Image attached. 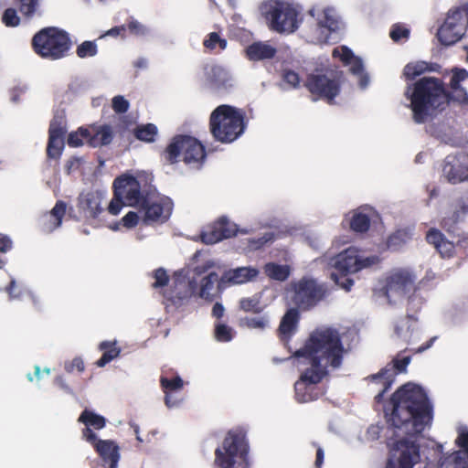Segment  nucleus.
I'll return each instance as SVG.
<instances>
[{
  "label": "nucleus",
  "mask_w": 468,
  "mask_h": 468,
  "mask_svg": "<svg viewBox=\"0 0 468 468\" xmlns=\"http://www.w3.org/2000/svg\"><path fill=\"white\" fill-rule=\"evenodd\" d=\"M413 283L414 280L410 272L404 271H397L387 279V295L393 292L404 294Z\"/></svg>",
  "instance_id": "cd10ccee"
},
{
  "label": "nucleus",
  "mask_w": 468,
  "mask_h": 468,
  "mask_svg": "<svg viewBox=\"0 0 468 468\" xmlns=\"http://www.w3.org/2000/svg\"><path fill=\"white\" fill-rule=\"evenodd\" d=\"M417 319L410 314L400 318L395 324L394 333L398 339L406 344H410L414 331L413 324Z\"/></svg>",
  "instance_id": "473e14b6"
},
{
  "label": "nucleus",
  "mask_w": 468,
  "mask_h": 468,
  "mask_svg": "<svg viewBox=\"0 0 468 468\" xmlns=\"http://www.w3.org/2000/svg\"><path fill=\"white\" fill-rule=\"evenodd\" d=\"M120 37L122 38H125L126 37V26L122 25V26L113 27L111 29L107 30L101 36V37Z\"/></svg>",
  "instance_id": "338daca9"
},
{
  "label": "nucleus",
  "mask_w": 468,
  "mask_h": 468,
  "mask_svg": "<svg viewBox=\"0 0 468 468\" xmlns=\"http://www.w3.org/2000/svg\"><path fill=\"white\" fill-rule=\"evenodd\" d=\"M396 379V371L388 364L366 380L381 388L374 398V410H382L387 423L394 430L408 436H417L430 427L433 420V405L425 390L419 385L406 383L389 398L384 395L391 388Z\"/></svg>",
  "instance_id": "f257e3e1"
},
{
  "label": "nucleus",
  "mask_w": 468,
  "mask_h": 468,
  "mask_svg": "<svg viewBox=\"0 0 468 468\" xmlns=\"http://www.w3.org/2000/svg\"><path fill=\"white\" fill-rule=\"evenodd\" d=\"M65 145V138H56L53 144L50 143V136H48L47 145V155L51 159H58L62 154Z\"/></svg>",
  "instance_id": "a18cd8bd"
},
{
  "label": "nucleus",
  "mask_w": 468,
  "mask_h": 468,
  "mask_svg": "<svg viewBox=\"0 0 468 468\" xmlns=\"http://www.w3.org/2000/svg\"><path fill=\"white\" fill-rule=\"evenodd\" d=\"M67 205L64 201L58 200L50 211V216L55 218L54 228L61 225L62 218L66 214Z\"/></svg>",
  "instance_id": "603ef678"
},
{
  "label": "nucleus",
  "mask_w": 468,
  "mask_h": 468,
  "mask_svg": "<svg viewBox=\"0 0 468 468\" xmlns=\"http://www.w3.org/2000/svg\"><path fill=\"white\" fill-rule=\"evenodd\" d=\"M139 222V216L134 211H129L122 218V224L127 229L134 228Z\"/></svg>",
  "instance_id": "69168bd1"
},
{
  "label": "nucleus",
  "mask_w": 468,
  "mask_h": 468,
  "mask_svg": "<svg viewBox=\"0 0 468 468\" xmlns=\"http://www.w3.org/2000/svg\"><path fill=\"white\" fill-rule=\"evenodd\" d=\"M468 79L465 69L453 68L449 85L436 77H422L407 87L405 96L410 100L412 120L417 124L432 121L452 103L468 104V93L462 82Z\"/></svg>",
  "instance_id": "7ed1b4c3"
},
{
  "label": "nucleus",
  "mask_w": 468,
  "mask_h": 468,
  "mask_svg": "<svg viewBox=\"0 0 468 468\" xmlns=\"http://www.w3.org/2000/svg\"><path fill=\"white\" fill-rule=\"evenodd\" d=\"M388 459L386 468H413L420 461V446L409 438L387 441Z\"/></svg>",
  "instance_id": "9d476101"
},
{
  "label": "nucleus",
  "mask_w": 468,
  "mask_h": 468,
  "mask_svg": "<svg viewBox=\"0 0 468 468\" xmlns=\"http://www.w3.org/2000/svg\"><path fill=\"white\" fill-rule=\"evenodd\" d=\"M292 287L293 294L291 300L297 310H310L322 301L326 294L324 286L311 278L303 277L293 283Z\"/></svg>",
  "instance_id": "ddd939ff"
},
{
  "label": "nucleus",
  "mask_w": 468,
  "mask_h": 468,
  "mask_svg": "<svg viewBox=\"0 0 468 468\" xmlns=\"http://www.w3.org/2000/svg\"><path fill=\"white\" fill-rule=\"evenodd\" d=\"M300 319L299 311L296 308L289 309L282 316L278 328V335L283 343L287 344L295 334Z\"/></svg>",
  "instance_id": "393cba45"
},
{
  "label": "nucleus",
  "mask_w": 468,
  "mask_h": 468,
  "mask_svg": "<svg viewBox=\"0 0 468 468\" xmlns=\"http://www.w3.org/2000/svg\"><path fill=\"white\" fill-rule=\"evenodd\" d=\"M154 278L155 281L153 283V287L155 289L166 286L169 282V276L163 268H158L154 271Z\"/></svg>",
  "instance_id": "bf43d9fd"
},
{
  "label": "nucleus",
  "mask_w": 468,
  "mask_h": 468,
  "mask_svg": "<svg viewBox=\"0 0 468 468\" xmlns=\"http://www.w3.org/2000/svg\"><path fill=\"white\" fill-rule=\"evenodd\" d=\"M244 118L241 110L228 104L219 105L209 116V131L217 142L230 144L244 133Z\"/></svg>",
  "instance_id": "39448f33"
},
{
  "label": "nucleus",
  "mask_w": 468,
  "mask_h": 468,
  "mask_svg": "<svg viewBox=\"0 0 468 468\" xmlns=\"http://www.w3.org/2000/svg\"><path fill=\"white\" fill-rule=\"evenodd\" d=\"M348 273H335L331 274V279L341 288L345 289L346 292H349L354 284V281L347 277Z\"/></svg>",
  "instance_id": "13d9d810"
},
{
  "label": "nucleus",
  "mask_w": 468,
  "mask_h": 468,
  "mask_svg": "<svg viewBox=\"0 0 468 468\" xmlns=\"http://www.w3.org/2000/svg\"><path fill=\"white\" fill-rule=\"evenodd\" d=\"M98 349L102 352L100 359L96 361V366L103 367L121 354V347L118 346L117 341H102L99 344Z\"/></svg>",
  "instance_id": "2f4dec72"
},
{
  "label": "nucleus",
  "mask_w": 468,
  "mask_h": 468,
  "mask_svg": "<svg viewBox=\"0 0 468 468\" xmlns=\"http://www.w3.org/2000/svg\"><path fill=\"white\" fill-rule=\"evenodd\" d=\"M250 445L242 428L229 430L220 446L215 450L217 468H250Z\"/></svg>",
  "instance_id": "20e7f679"
},
{
  "label": "nucleus",
  "mask_w": 468,
  "mask_h": 468,
  "mask_svg": "<svg viewBox=\"0 0 468 468\" xmlns=\"http://www.w3.org/2000/svg\"><path fill=\"white\" fill-rule=\"evenodd\" d=\"M276 54V48L263 41L253 42L245 48V56L250 61L271 59Z\"/></svg>",
  "instance_id": "bb28decb"
},
{
  "label": "nucleus",
  "mask_w": 468,
  "mask_h": 468,
  "mask_svg": "<svg viewBox=\"0 0 468 468\" xmlns=\"http://www.w3.org/2000/svg\"><path fill=\"white\" fill-rule=\"evenodd\" d=\"M334 58H339L345 65L350 64L354 58V53L346 46H342L340 49L338 48H334L332 52Z\"/></svg>",
  "instance_id": "6e6d98bb"
},
{
  "label": "nucleus",
  "mask_w": 468,
  "mask_h": 468,
  "mask_svg": "<svg viewBox=\"0 0 468 468\" xmlns=\"http://www.w3.org/2000/svg\"><path fill=\"white\" fill-rule=\"evenodd\" d=\"M410 239L407 229H398L388 236L387 245L389 249L398 250Z\"/></svg>",
  "instance_id": "a19ab883"
},
{
  "label": "nucleus",
  "mask_w": 468,
  "mask_h": 468,
  "mask_svg": "<svg viewBox=\"0 0 468 468\" xmlns=\"http://www.w3.org/2000/svg\"><path fill=\"white\" fill-rule=\"evenodd\" d=\"M67 133V120L64 112H57L54 113L53 118L49 122L48 136H50V143L56 138H65Z\"/></svg>",
  "instance_id": "f704fd0d"
},
{
  "label": "nucleus",
  "mask_w": 468,
  "mask_h": 468,
  "mask_svg": "<svg viewBox=\"0 0 468 468\" xmlns=\"http://www.w3.org/2000/svg\"><path fill=\"white\" fill-rule=\"evenodd\" d=\"M78 421L84 424L85 427L81 431L82 439L90 443L98 440L93 430H102L107 423V420L93 410L85 409L78 418Z\"/></svg>",
  "instance_id": "6ab92c4d"
},
{
  "label": "nucleus",
  "mask_w": 468,
  "mask_h": 468,
  "mask_svg": "<svg viewBox=\"0 0 468 468\" xmlns=\"http://www.w3.org/2000/svg\"><path fill=\"white\" fill-rule=\"evenodd\" d=\"M161 156L168 165L178 163L182 156L183 162L186 165L199 169L206 160L207 153L205 146L197 138L177 134L170 140L162 151Z\"/></svg>",
  "instance_id": "423d86ee"
},
{
  "label": "nucleus",
  "mask_w": 468,
  "mask_h": 468,
  "mask_svg": "<svg viewBox=\"0 0 468 468\" xmlns=\"http://www.w3.org/2000/svg\"><path fill=\"white\" fill-rule=\"evenodd\" d=\"M458 206V209L454 210L450 216L444 217L441 221V227L451 234L455 233L462 217L468 213V205L463 200H460Z\"/></svg>",
  "instance_id": "72a5a7b5"
},
{
  "label": "nucleus",
  "mask_w": 468,
  "mask_h": 468,
  "mask_svg": "<svg viewBox=\"0 0 468 468\" xmlns=\"http://www.w3.org/2000/svg\"><path fill=\"white\" fill-rule=\"evenodd\" d=\"M163 296L167 307L174 306L176 308L182 306L189 298L188 292L182 283H176L174 286L165 289Z\"/></svg>",
  "instance_id": "c756f323"
},
{
  "label": "nucleus",
  "mask_w": 468,
  "mask_h": 468,
  "mask_svg": "<svg viewBox=\"0 0 468 468\" xmlns=\"http://www.w3.org/2000/svg\"><path fill=\"white\" fill-rule=\"evenodd\" d=\"M114 137L112 127L109 124L91 125L88 145L93 148L109 145Z\"/></svg>",
  "instance_id": "a878e982"
},
{
  "label": "nucleus",
  "mask_w": 468,
  "mask_h": 468,
  "mask_svg": "<svg viewBox=\"0 0 468 468\" xmlns=\"http://www.w3.org/2000/svg\"><path fill=\"white\" fill-rule=\"evenodd\" d=\"M377 261L378 258L375 256L362 258L358 255L357 249L349 247L336 255L333 266L339 273H355L364 268L370 267Z\"/></svg>",
  "instance_id": "2eb2a0df"
},
{
  "label": "nucleus",
  "mask_w": 468,
  "mask_h": 468,
  "mask_svg": "<svg viewBox=\"0 0 468 468\" xmlns=\"http://www.w3.org/2000/svg\"><path fill=\"white\" fill-rule=\"evenodd\" d=\"M282 78L284 82L289 84L292 89H298L300 87L301 79L299 74L292 69H283Z\"/></svg>",
  "instance_id": "5fc2aeb1"
},
{
  "label": "nucleus",
  "mask_w": 468,
  "mask_h": 468,
  "mask_svg": "<svg viewBox=\"0 0 468 468\" xmlns=\"http://www.w3.org/2000/svg\"><path fill=\"white\" fill-rule=\"evenodd\" d=\"M173 207V201L167 197L148 195L139 209L144 213L143 220L146 225L164 224L171 217Z\"/></svg>",
  "instance_id": "4468645a"
},
{
  "label": "nucleus",
  "mask_w": 468,
  "mask_h": 468,
  "mask_svg": "<svg viewBox=\"0 0 468 468\" xmlns=\"http://www.w3.org/2000/svg\"><path fill=\"white\" fill-rule=\"evenodd\" d=\"M133 136L147 144L155 142L158 135V128L154 123L139 124L133 130Z\"/></svg>",
  "instance_id": "c9c22d12"
},
{
  "label": "nucleus",
  "mask_w": 468,
  "mask_h": 468,
  "mask_svg": "<svg viewBox=\"0 0 468 468\" xmlns=\"http://www.w3.org/2000/svg\"><path fill=\"white\" fill-rule=\"evenodd\" d=\"M89 137L90 128L80 127L77 131L69 133L67 143L70 147H79L83 145L84 142L88 144Z\"/></svg>",
  "instance_id": "ea45409f"
},
{
  "label": "nucleus",
  "mask_w": 468,
  "mask_h": 468,
  "mask_svg": "<svg viewBox=\"0 0 468 468\" xmlns=\"http://www.w3.org/2000/svg\"><path fill=\"white\" fill-rule=\"evenodd\" d=\"M237 232V226L229 222L226 217H221L201 232L200 239L205 244L212 245L234 237Z\"/></svg>",
  "instance_id": "f3484780"
},
{
  "label": "nucleus",
  "mask_w": 468,
  "mask_h": 468,
  "mask_svg": "<svg viewBox=\"0 0 468 468\" xmlns=\"http://www.w3.org/2000/svg\"><path fill=\"white\" fill-rule=\"evenodd\" d=\"M344 80L345 74L342 70L337 68L326 69L308 74L303 86L312 95L313 101L323 100L332 105L341 92Z\"/></svg>",
  "instance_id": "6e6552de"
},
{
  "label": "nucleus",
  "mask_w": 468,
  "mask_h": 468,
  "mask_svg": "<svg viewBox=\"0 0 468 468\" xmlns=\"http://www.w3.org/2000/svg\"><path fill=\"white\" fill-rule=\"evenodd\" d=\"M264 273L271 279L283 282L290 275V268L287 265H281L275 262H268L263 267Z\"/></svg>",
  "instance_id": "4c0bfd02"
},
{
  "label": "nucleus",
  "mask_w": 468,
  "mask_h": 468,
  "mask_svg": "<svg viewBox=\"0 0 468 468\" xmlns=\"http://www.w3.org/2000/svg\"><path fill=\"white\" fill-rule=\"evenodd\" d=\"M206 84L217 94L229 92L232 87V78L229 72L219 65H207L204 68Z\"/></svg>",
  "instance_id": "dca6fc26"
},
{
  "label": "nucleus",
  "mask_w": 468,
  "mask_h": 468,
  "mask_svg": "<svg viewBox=\"0 0 468 468\" xmlns=\"http://www.w3.org/2000/svg\"><path fill=\"white\" fill-rule=\"evenodd\" d=\"M456 444L462 449L441 463V468H468V429H462L456 439Z\"/></svg>",
  "instance_id": "aec40b11"
},
{
  "label": "nucleus",
  "mask_w": 468,
  "mask_h": 468,
  "mask_svg": "<svg viewBox=\"0 0 468 468\" xmlns=\"http://www.w3.org/2000/svg\"><path fill=\"white\" fill-rule=\"evenodd\" d=\"M440 69L441 65L438 63L417 61L414 63H408L403 69V74L406 80H413L415 78L425 72H439Z\"/></svg>",
  "instance_id": "7c9ffc66"
},
{
  "label": "nucleus",
  "mask_w": 468,
  "mask_h": 468,
  "mask_svg": "<svg viewBox=\"0 0 468 468\" xmlns=\"http://www.w3.org/2000/svg\"><path fill=\"white\" fill-rule=\"evenodd\" d=\"M426 241L432 245L442 258H452L455 252V245L448 240L443 233L437 229H431L426 234Z\"/></svg>",
  "instance_id": "b1692460"
},
{
  "label": "nucleus",
  "mask_w": 468,
  "mask_h": 468,
  "mask_svg": "<svg viewBox=\"0 0 468 468\" xmlns=\"http://www.w3.org/2000/svg\"><path fill=\"white\" fill-rule=\"evenodd\" d=\"M228 41L221 37L218 32H211L203 40V46L210 52H218L226 49Z\"/></svg>",
  "instance_id": "58836bf2"
},
{
  "label": "nucleus",
  "mask_w": 468,
  "mask_h": 468,
  "mask_svg": "<svg viewBox=\"0 0 468 468\" xmlns=\"http://www.w3.org/2000/svg\"><path fill=\"white\" fill-rule=\"evenodd\" d=\"M234 334V330L230 326L220 322L215 324L214 335L217 341L229 342Z\"/></svg>",
  "instance_id": "c03bdc74"
},
{
  "label": "nucleus",
  "mask_w": 468,
  "mask_h": 468,
  "mask_svg": "<svg viewBox=\"0 0 468 468\" xmlns=\"http://www.w3.org/2000/svg\"><path fill=\"white\" fill-rule=\"evenodd\" d=\"M215 266V262L211 260L207 261L201 265H197L194 268L193 271L195 275L201 276L204 273L207 272L210 269H212Z\"/></svg>",
  "instance_id": "774afa93"
},
{
  "label": "nucleus",
  "mask_w": 468,
  "mask_h": 468,
  "mask_svg": "<svg viewBox=\"0 0 468 468\" xmlns=\"http://www.w3.org/2000/svg\"><path fill=\"white\" fill-rule=\"evenodd\" d=\"M274 239V234L271 232L264 233L261 237L251 238L248 239V247L250 250H257L261 249L268 242H272Z\"/></svg>",
  "instance_id": "09e8293b"
},
{
  "label": "nucleus",
  "mask_w": 468,
  "mask_h": 468,
  "mask_svg": "<svg viewBox=\"0 0 468 468\" xmlns=\"http://www.w3.org/2000/svg\"><path fill=\"white\" fill-rule=\"evenodd\" d=\"M90 444L109 468H118L121 458L120 447L114 441L98 439Z\"/></svg>",
  "instance_id": "4be33fe9"
},
{
  "label": "nucleus",
  "mask_w": 468,
  "mask_h": 468,
  "mask_svg": "<svg viewBox=\"0 0 468 468\" xmlns=\"http://www.w3.org/2000/svg\"><path fill=\"white\" fill-rule=\"evenodd\" d=\"M468 26V4L449 10L444 23L438 29V38L444 46L458 42L464 36Z\"/></svg>",
  "instance_id": "f8f14e48"
},
{
  "label": "nucleus",
  "mask_w": 468,
  "mask_h": 468,
  "mask_svg": "<svg viewBox=\"0 0 468 468\" xmlns=\"http://www.w3.org/2000/svg\"><path fill=\"white\" fill-rule=\"evenodd\" d=\"M239 306L245 313L260 314L263 310L260 299L255 296L241 298Z\"/></svg>",
  "instance_id": "37998d69"
},
{
  "label": "nucleus",
  "mask_w": 468,
  "mask_h": 468,
  "mask_svg": "<svg viewBox=\"0 0 468 468\" xmlns=\"http://www.w3.org/2000/svg\"><path fill=\"white\" fill-rule=\"evenodd\" d=\"M2 22L10 27H17L20 23V18L16 14V9L7 8L2 16Z\"/></svg>",
  "instance_id": "4d7b16f0"
},
{
  "label": "nucleus",
  "mask_w": 468,
  "mask_h": 468,
  "mask_svg": "<svg viewBox=\"0 0 468 468\" xmlns=\"http://www.w3.org/2000/svg\"><path fill=\"white\" fill-rule=\"evenodd\" d=\"M240 325L250 329L264 330L269 325V318L267 316L246 317L241 320Z\"/></svg>",
  "instance_id": "de8ad7c7"
},
{
  "label": "nucleus",
  "mask_w": 468,
  "mask_h": 468,
  "mask_svg": "<svg viewBox=\"0 0 468 468\" xmlns=\"http://www.w3.org/2000/svg\"><path fill=\"white\" fill-rule=\"evenodd\" d=\"M462 153L449 154L445 157L442 165V176L450 184L456 185L465 182Z\"/></svg>",
  "instance_id": "5701e85b"
},
{
  "label": "nucleus",
  "mask_w": 468,
  "mask_h": 468,
  "mask_svg": "<svg viewBox=\"0 0 468 468\" xmlns=\"http://www.w3.org/2000/svg\"><path fill=\"white\" fill-rule=\"evenodd\" d=\"M225 284L226 282H220V278L216 271H210L207 275L202 277L199 283L195 279L189 281V288L192 292L208 302L215 299L216 291L220 293Z\"/></svg>",
  "instance_id": "a211bd4d"
},
{
  "label": "nucleus",
  "mask_w": 468,
  "mask_h": 468,
  "mask_svg": "<svg viewBox=\"0 0 468 468\" xmlns=\"http://www.w3.org/2000/svg\"><path fill=\"white\" fill-rule=\"evenodd\" d=\"M263 13L270 22V28L279 33H292L298 28V15L296 8L285 2L273 1L264 5Z\"/></svg>",
  "instance_id": "9b49d317"
},
{
  "label": "nucleus",
  "mask_w": 468,
  "mask_h": 468,
  "mask_svg": "<svg viewBox=\"0 0 468 468\" xmlns=\"http://www.w3.org/2000/svg\"><path fill=\"white\" fill-rule=\"evenodd\" d=\"M259 271L252 267H239L226 271L220 278L221 282L241 284L256 278Z\"/></svg>",
  "instance_id": "c85d7f7f"
},
{
  "label": "nucleus",
  "mask_w": 468,
  "mask_h": 468,
  "mask_svg": "<svg viewBox=\"0 0 468 468\" xmlns=\"http://www.w3.org/2000/svg\"><path fill=\"white\" fill-rule=\"evenodd\" d=\"M370 217L368 214L364 213L360 209H356L352 212L349 221L350 229L356 233H365L370 228Z\"/></svg>",
  "instance_id": "e433bc0d"
},
{
  "label": "nucleus",
  "mask_w": 468,
  "mask_h": 468,
  "mask_svg": "<svg viewBox=\"0 0 468 468\" xmlns=\"http://www.w3.org/2000/svg\"><path fill=\"white\" fill-rule=\"evenodd\" d=\"M411 357L410 356H404L401 359L396 357L392 360L391 367L396 371V376L399 373L406 372L408 365L410 363Z\"/></svg>",
  "instance_id": "0e129e2a"
},
{
  "label": "nucleus",
  "mask_w": 468,
  "mask_h": 468,
  "mask_svg": "<svg viewBox=\"0 0 468 468\" xmlns=\"http://www.w3.org/2000/svg\"><path fill=\"white\" fill-rule=\"evenodd\" d=\"M345 347L336 329L325 327L312 332L304 345L293 353V356L303 358L311 366L294 384L295 399L299 403L316 400L322 396L315 385L328 376V368L337 369L342 366Z\"/></svg>",
  "instance_id": "f03ea898"
},
{
  "label": "nucleus",
  "mask_w": 468,
  "mask_h": 468,
  "mask_svg": "<svg viewBox=\"0 0 468 468\" xmlns=\"http://www.w3.org/2000/svg\"><path fill=\"white\" fill-rule=\"evenodd\" d=\"M125 26L126 32L135 37H144L148 33L147 27L133 17H130Z\"/></svg>",
  "instance_id": "8fccbe9b"
},
{
  "label": "nucleus",
  "mask_w": 468,
  "mask_h": 468,
  "mask_svg": "<svg viewBox=\"0 0 468 468\" xmlns=\"http://www.w3.org/2000/svg\"><path fill=\"white\" fill-rule=\"evenodd\" d=\"M64 369L68 373H72L74 370L81 373L85 369L84 361L80 357H74L71 361H66L64 364Z\"/></svg>",
  "instance_id": "680f3d73"
},
{
  "label": "nucleus",
  "mask_w": 468,
  "mask_h": 468,
  "mask_svg": "<svg viewBox=\"0 0 468 468\" xmlns=\"http://www.w3.org/2000/svg\"><path fill=\"white\" fill-rule=\"evenodd\" d=\"M409 36L410 30L399 24L393 25L389 32L390 38L395 42L399 41L401 38H408Z\"/></svg>",
  "instance_id": "052dcab7"
},
{
  "label": "nucleus",
  "mask_w": 468,
  "mask_h": 468,
  "mask_svg": "<svg viewBox=\"0 0 468 468\" xmlns=\"http://www.w3.org/2000/svg\"><path fill=\"white\" fill-rule=\"evenodd\" d=\"M113 197L108 206V212L111 215H118L124 205L139 207L148 194L144 195L141 184L136 177L129 175H122L114 179Z\"/></svg>",
  "instance_id": "1a4fd4ad"
},
{
  "label": "nucleus",
  "mask_w": 468,
  "mask_h": 468,
  "mask_svg": "<svg viewBox=\"0 0 468 468\" xmlns=\"http://www.w3.org/2000/svg\"><path fill=\"white\" fill-rule=\"evenodd\" d=\"M112 109L116 113H124L129 109V101L122 96L117 95L112 98Z\"/></svg>",
  "instance_id": "e2e57ef3"
},
{
  "label": "nucleus",
  "mask_w": 468,
  "mask_h": 468,
  "mask_svg": "<svg viewBox=\"0 0 468 468\" xmlns=\"http://www.w3.org/2000/svg\"><path fill=\"white\" fill-rule=\"evenodd\" d=\"M19 5L20 12L27 17H31L37 6V0H16Z\"/></svg>",
  "instance_id": "864d4df0"
},
{
  "label": "nucleus",
  "mask_w": 468,
  "mask_h": 468,
  "mask_svg": "<svg viewBox=\"0 0 468 468\" xmlns=\"http://www.w3.org/2000/svg\"><path fill=\"white\" fill-rule=\"evenodd\" d=\"M102 194L99 191L82 193L78 198V207L87 219H95L103 211L101 207Z\"/></svg>",
  "instance_id": "412c9836"
},
{
  "label": "nucleus",
  "mask_w": 468,
  "mask_h": 468,
  "mask_svg": "<svg viewBox=\"0 0 468 468\" xmlns=\"http://www.w3.org/2000/svg\"><path fill=\"white\" fill-rule=\"evenodd\" d=\"M318 25L329 31H335L338 28V20L331 14L330 9H325L323 18L318 21Z\"/></svg>",
  "instance_id": "3c124183"
},
{
  "label": "nucleus",
  "mask_w": 468,
  "mask_h": 468,
  "mask_svg": "<svg viewBox=\"0 0 468 468\" xmlns=\"http://www.w3.org/2000/svg\"><path fill=\"white\" fill-rule=\"evenodd\" d=\"M34 52L40 58L58 60L69 55L72 42L68 32L56 27H48L37 32L31 40Z\"/></svg>",
  "instance_id": "0eeeda50"
},
{
  "label": "nucleus",
  "mask_w": 468,
  "mask_h": 468,
  "mask_svg": "<svg viewBox=\"0 0 468 468\" xmlns=\"http://www.w3.org/2000/svg\"><path fill=\"white\" fill-rule=\"evenodd\" d=\"M98 53V47L95 41L86 40L77 47L76 54L80 58L94 57Z\"/></svg>",
  "instance_id": "49530a36"
},
{
  "label": "nucleus",
  "mask_w": 468,
  "mask_h": 468,
  "mask_svg": "<svg viewBox=\"0 0 468 468\" xmlns=\"http://www.w3.org/2000/svg\"><path fill=\"white\" fill-rule=\"evenodd\" d=\"M160 385L165 393H173L183 388L184 381L179 376H176L172 378L161 376Z\"/></svg>",
  "instance_id": "79ce46f5"
}]
</instances>
